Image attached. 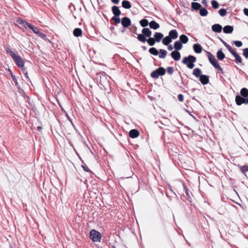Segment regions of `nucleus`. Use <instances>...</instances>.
Masks as SVG:
<instances>
[{"mask_svg":"<svg viewBox=\"0 0 248 248\" xmlns=\"http://www.w3.org/2000/svg\"><path fill=\"white\" fill-rule=\"evenodd\" d=\"M207 54L210 62L212 64L213 66H214L215 68H217V70L222 73L223 69L217 63V62L215 56L209 52H207Z\"/></svg>","mask_w":248,"mask_h":248,"instance_id":"obj_3","label":"nucleus"},{"mask_svg":"<svg viewBox=\"0 0 248 248\" xmlns=\"http://www.w3.org/2000/svg\"><path fill=\"white\" fill-rule=\"evenodd\" d=\"M163 37V35L160 32H155L154 34V39L157 42H159Z\"/></svg>","mask_w":248,"mask_h":248,"instance_id":"obj_16","label":"nucleus"},{"mask_svg":"<svg viewBox=\"0 0 248 248\" xmlns=\"http://www.w3.org/2000/svg\"><path fill=\"white\" fill-rule=\"evenodd\" d=\"M226 47L228 49V50L230 51V52L233 54V52H235L236 51L233 49V48L228 44H225Z\"/></svg>","mask_w":248,"mask_h":248,"instance_id":"obj_38","label":"nucleus"},{"mask_svg":"<svg viewBox=\"0 0 248 248\" xmlns=\"http://www.w3.org/2000/svg\"><path fill=\"white\" fill-rule=\"evenodd\" d=\"M140 24L143 27L147 26L148 24L149 25L148 21L145 19L141 20L140 21Z\"/></svg>","mask_w":248,"mask_h":248,"instance_id":"obj_35","label":"nucleus"},{"mask_svg":"<svg viewBox=\"0 0 248 248\" xmlns=\"http://www.w3.org/2000/svg\"><path fill=\"white\" fill-rule=\"evenodd\" d=\"M224 45L225 46V44H227L226 42H224L223 41H222Z\"/></svg>","mask_w":248,"mask_h":248,"instance_id":"obj_54","label":"nucleus"},{"mask_svg":"<svg viewBox=\"0 0 248 248\" xmlns=\"http://www.w3.org/2000/svg\"><path fill=\"white\" fill-rule=\"evenodd\" d=\"M240 93L242 96L247 97L248 96V90L245 88H243L241 90Z\"/></svg>","mask_w":248,"mask_h":248,"instance_id":"obj_31","label":"nucleus"},{"mask_svg":"<svg viewBox=\"0 0 248 248\" xmlns=\"http://www.w3.org/2000/svg\"><path fill=\"white\" fill-rule=\"evenodd\" d=\"M246 104H248V98L246 99Z\"/></svg>","mask_w":248,"mask_h":248,"instance_id":"obj_53","label":"nucleus"},{"mask_svg":"<svg viewBox=\"0 0 248 248\" xmlns=\"http://www.w3.org/2000/svg\"><path fill=\"white\" fill-rule=\"evenodd\" d=\"M112 20H113L116 24H119L121 22V20L120 19L119 17H118V16H113L112 18Z\"/></svg>","mask_w":248,"mask_h":248,"instance_id":"obj_39","label":"nucleus"},{"mask_svg":"<svg viewBox=\"0 0 248 248\" xmlns=\"http://www.w3.org/2000/svg\"><path fill=\"white\" fill-rule=\"evenodd\" d=\"M233 56L235 58V61L237 63H241L242 62V59L241 57L239 56V55L236 52H233V54H232Z\"/></svg>","mask_w":248,"mask_h":248,"instance_id":"obj_21","label":"nucleus"},{"mask_svg":"<svg viewBox=\"0 0 248 248\" xmlns=\"http://www.w3.org/2000/svg\"><path fill=\"white\" fill-rule=\"evenodd\" d=\"M169 36L171 39H175L178 37V33L176 30H171L169 32Z\"/></svg>","mask_w":248,"mask_h":248,"instance_id":"obj_15","label":"nucleus"},{"mask_svg":"<svg viewBox=\"0 0 248 248\" xmlns=\"http://www.w3.org/2000/svg\"><path fill=\"white\" fill-rule=\"evenodd\" d=\"M149 52L155 56H157L158 54V51L155 47H151L149 50Z\"/></svg>","mask_w":248,"mask_h":248,"instance_id":"obj_33","label":"nucleus"},{"mask_svg":"<svg viewBox=\"0 0 248 248\" xmlns=\"http://www.w3.org/2000/svg\"><path fill=\"white\" fill-rule=\"evenodd\" d=\"M122 5L125 9H130L131 7L130 3L127 0H123L122 2Z\"/></svg>","mask_w":248,"mask_h":248,"instance_id":"obj_22","label":"nucleus"},{"mask_svg":"<svg viewBox=\"0 0 248 248\" xmlns=\"http://www.w3.org/2000/svg\"><path fill=\"white\" fill-rule=\"evenodd\" d=\"M246 100L239 95L235 97V102L237 105L240 106L243 103L246 104Z\"/></svg>","mask_w":248,"mask_h":248,"instance_id":"obj_9","label":"nucleus"},{"mask_svg":"<svg viewBox=\"0 0 248 248\" xmlns=\"http://www.w3.org/2000/svg\"><path fill=\"white\" fill-rule=\"evenodd\" d=\"M233 44L237 46V47H241L242 46V42L240 41H234Z\"/></svg>","mask_w":248,"mask_h":248,"instance_id":"obj_40","label":"nucleus"},{"mask_svg":"<svg viewBox=\"0 0 248 248\" xmlns=\"http://www.w3.org/2000/svg\"><path fill=\"white\" fill-rule=\"evenodd\" d=\"M171 39L169 36H167L163 38L162 40V43L164 45L168 46L171 42Z\"/></svg>","mask_w":248,"mask_h":248,"instance_id":"obj_23","label":"nucleus"},{"mask_svg":"<svg viewBox=\"0 0 248 248\" xmlns=\"http://www.w3.org/2000/svg\"><path fill=\"white\" fill-rule=\"evenodd\" d=\"M244 13L245 15L248 16V8H244Z\"/></svg>","mask_w":248,"mask_h":248,"instance_id":"obj_48","label":"nucleus"},{"mask_svg":"<svg viewBox=\"0 0 248 248\" xmlns=\"http://www.w3.org/2000/svg\"><path fill=\"white\" fill-rule=\"evenodd\" d=\"M193 49L195 53H201L202 50V47L199 44H195L193 45Z\"/></svg>","mask_w":248,"mask_h":248,"instance_id":"obj_14","label":"nucleus"},{"mask_svg":"<svg viewBox=\"0 0 248 248\" xmlns=\"http://www.w3.org/2000/svg\"><path fill=\"white\" fill-rule=\"evenodd\" d=\"M121 23L123 27L126 28L131 25V20L128 17H124L122 18Z\"/></svg>","mask_w":248,"mask_h":248,"instance_id":"obj_7","label":"nucleus"},{"mask_svg":"<svg viewBox=\"0 0 248 248\" xmlns=\"http://www.w3.org/2000/svg\"><path fill=\"white\" fill-rule=\"evenodd\" d=\"M179 38L181 42L184 44L186 43L188 41V37L184 34L180 35Z\"/></svg>","mask_w":248,"mask_h":248,"instance_id":"obj_28","label":"nucleus"},{"mask_svg":"<svg viewBox=\"0 0 248 248\" xmlns=\"http://www.w3.org/2000/svg\"><path fill=\"white\" fill-rule=\"evenodd\" d=\"M217 56L219 60H222L225 58V54L223 53L221 50H219L217 52Z\"/></svg>","mask_w":248,"mask_h":248,"instance_id":"obj_27","label":"nucleus"},{"mask_svg":"<svg viewBox=\"0 0 248 248\" xmlns=\"http://www.w3.org/2000/svg\"><path fill=\"white\" fill-rule=\"evenodd\" d=\"M7 52L13 58L17 65L19 67L22 68L23 72L25 74L26 78H29L27 71L23 68L24 65V62L23 60L21 58L20 56L16 54L14 51L11 50H7Z\"/></svg>","mask_w":248,"mask_h":248,"instance_id":"obj_1","label":"nucleus"},{"mask_svg":"<svg viewBox=\"0 0 248 248\" xmlns=\"http://www.w3.org/2000/svg\"><path fill=\"white\" fill-rule=\"evenodd\" d=\"M16 22L18 23V24H22V23H24V20H23L21 18H17L16 20Z\"/></svg>","mask_w":248,"mask_h":248,"instance_id":"obj_46","label":"nucleus"},{"mask_svg":"<svg viewBox=\"0 0 248 248\" xmlns=\"http://www.w3.org/2000/svg\"><path fill=\"white\" fill-rule=\"evenodd\" d=\"M222 29V26L218 24H214L212 27L213 31L215 32H220L221 31Z\"/></svg>","mask_w":248,"mask_h":248,"instance_id":"obj_11","label":"nucleus"},{"mask_svg":"<svg viewBox=\"0 0 248 248\" xmlns=\"http://www.w3.org/2000/svg\"><path fill=\"white\" fill-rule=\"evenodd\" d=\"M202 73V71L199 68H195L193 70V74L195 75L196 77H200L201 74Z\"/></svg>","mask_w":248,"mask_h":248,"instance_id":"obj_30","label":"nucleus"},{"mask_svg":"<svg viewBox=\"0 0 248 248\" xmlns=\"http://www.w3.org/2000/svg\"><path fill=\"white\" fill-rule=\"evenodd\" d=\"M82 167L83 168V170L85 171H87V172L90 171V170H89V168H88L87 166L82 165Z\"/></svg>","mask_w":248,"mask_h":248,"instance_id":"obj_47","label":"nucleus"},{"mask_svg":"<svg viewBox=\"0 0 248 248\" xmlns=\"http://www.w3.org/2000/svg\"><path fill=\"white\" fill-rule=\"evenodd\" d=\"M202 3L203 4H204L205 6H208L207 2L206 0H202Z\"/></svg>","mask_w":248,"mask_h":248,"instance_id":"obj_49","label":"nucleus"},{"mask_svg":"<svg viewBox=\"0 0 248 248\" xmlns=\"http://www.w3.org/2000/svg\"><path fill=\"white\" fill-rule=\"evenodd\" d=\"M120 0H111V2L114 4H118Z\"/></svg>","mask_w":248,"mask_h":248,"instance_id":"obj_50","label":"nucleus"},{"mask_svg":"<svg viewBox=\"0 0 248 248\" xmlns=\"http://www.w3.org/2000/svg\"><path fill=\"white\" fill-rule=\"evenodd\" d=\"M191 6L192 8L195 10L200 9L202 7L200 3L196 2H192Z\"/></svg>","mask_w":248,"mask_h":248,"instance_id":"obj_25","label":"nucleus"},{"mask_svg":"<svg viewBox=\"0 0 248 248\" xmlns=\"http://www.w3.org/2000/svg\"><path fill=\"white\" fill-rule=\"evenodd\" d=\"M200 81L202 84L206 85L209 82L208 77L206 75H201L200 77Z\"/></svg>","mask_w":248,"mask_h":248,"instance_id":"obj_10","label":"nucleus"},{"mask_svg":"<svg viewBox=\"0 0 248 248\" xmlns=\"http://www.w3.org/2000/svg\"><path fill=\"white\" fill-rule=\"evenodd\" d=\"M208 13L207 10L204 8H202L200 9V15L201 16H206L208 15Z\"/></svg>","mask_w":248,"mask_h":248,"instance_id":"obj_32","label":"nucleus"},{"mask_svg":"<svg viewBox=\"0 0 248 248\" xmlns=\"http://www.w3.org/2000/svg\"><path fill=\"white\" fill-rule=\"evenodd\" d=\"M233 28L232 26L227 25L223 28V32L225 33H231L233 31Z\"/></svg>","mask_w":248,"mask_h":248,"instance_id":"obj_17","label":"nucleus"},{"mask_svg":"<svg viewBox=\"0 0 248 248\" xmlns=\"http://www.w3.org/2000/svg\"><path fill=\"white\" fill-rule=\"evenodd\" d=\"M243 55L246 59L248 58V48L243 49Z\"/></svg>","mask_w":248,"mask_h":248,"instance_id":"obj_41","label":"nucleus"},{"mask_svg":"<svg viewBox=\"0 0 248 248\" xmlns=\"http://www.w3.org/2000/svg\"><path fill=\"white\" fill-rule=\"evenodd\" d=\"M129 135L131 138H136L139 136V132L136 129H132L130 131Z\"/></svg>","mask_w":248,"mask_h":248,"instance_id":"obj_12","label":"nucleus"},{"mask_svg":"<svg viewBox=\"0 0 248 248\" xmlns=\"http://www.w3.org/2000/svg\"><path fill=\"white\" fill-rule=\"evenodd\" d=\"M167 72L170 74H172L173 72V69L171 67H169L167 68Z\"/></svg>","mask_w":248,"mask_h":248,"instance_id":"obj_43","label":"nucleus"},{"mask_svg":"<svg viewBox=\"0 0 248 248\" xmlns=\"http://www.w3.org/2000/svg\"><path fill=\"white\" fill-rule=\"evenodd\" d=\"M137 39L138 40L143 43L146 42L147 40L146 36L142 33V34H138Z\"/></svg>","mask_w":248,"mask_h":248,"instance_id":"obj_24","label":"nucleus"},{"mask_svg":"<svg viewBox=\"0 0 248 248\" xmlns=\"http://www.w3.org/2000/svg\"><path fill=\"white\" fill-rule=\"evenodd\" d=\"M150 28L156 30L159 28V25L155 21H152L149 23Z\"/></svg>","mask_w":248,"mask_h":248,"instance_id":"obj_20","label":"nucleus"},{"mask_svg":"<svg viewBox=\"0 0 248 248\" xmlns=\"http://www.w3.org/2000/svg\"><path fill=\"white\" fill-rule=\"evenodd\" d=\"M168 49L170 51L172 50L173 49V47H172V45H169L168 46Z\"/></svg>","mask_w":248,"mask_h":248,"instance_id":"obj_51","label":"nucleus"},{"mask_svg":"<svg viewBox=\"0 0 248 248\" xmlns=\"http://www.w3.org/2000/svg\"><path fill=\"white\" fill-rule=\"evenodd\" d=\"M21 25L24 27H26V26L29 27L30 24L29 23H28V22H27L26 21L24 20V23H22V24H21Z\"/></svg>","mask_w":248,"mask_h":248,"instance_id":"obj_44","label":"nucleus"},{"mask_svg":"<svg viewBox=\"0 0 248 248\" xmlns=\"http://www.w3.org/2000/svg\"><path fill=\"white\" fill-rule=\"evenodd\" d=\"M37 129H38L39 130H41V127H40V126H38V127H37Z\"/></svg>","mask_w":248,"mask_h":248,"instance_id":"obj_52","label":"nucleus"},{"mask_svg":"<svg viewBox=\"0 0 248 248\" xmlns=\"http://www.w3.org/2000/svg\"><path fill=\"white\" fill-rule=\"evenodd\" d=\"M219 14L221 16H224L226 15L227 12L225 9H221L218 11Z\"/></svg>","mask_w":248,"mask_h":248,"instance_id":"obj_37","label":"nucleus"},{"mask_svg":"<svg viewBox=\"0 0 248 248\" xmlns=\"http://www.w3.org/2000/svg\"><path fill=\"white\" fill-rule=\"evenodd\" d=\"M29 28L31 30L33 31V32L34 33H35L36 34H37L38 36H39V37H41L42 38H43V39L46 38V34H44L42 32H41L39 31V29L38 28H37L36 27H34V26H32L31 24H30V25L29 26Z\"/></svg>","mask_w":248,"mask_h":248,"instance_id":"obj_6","label":"nucleus"},{"mask_svg":"<svg viewBox=\"0 0 248 248\" xmlns=\"http://www.w3.org/2000/svg\"><path fill=\"white\" fill-rule=\"evenodd\" d=\"M196 58L195 57L189 55L187 57L183 58L182 62L187 65V67L189 69H192L194 67L195 65L194 63L196 62Z\"/></svg>","mask_w":248,"mask_h":248,"instance_id":"obj_2","label":"nucleus"},{"mask_svg":"<svg viewBox=\"0 0 248 248\" xmlns=\"http://www.w3.org/2000/svg\"><path fill=\"white\" fill-rule=\"evenodd\" d=\"M143 47V48L144 49H146V47H145V46H143V47Z\"/></svg>","mask_w":248,"mask_h":248,"instance_id":"obj_55","label":"nucleus"},{"mask_svg":"<svg viewBox=\"0 0 248 248\" xmlns=\"http://www.w3.org/2000/svg\"><path fill=\"white\" fill-rule=\"evenodd\" d=\"M146 42L150 46H153L155 44L156 41L154 38L150 37L148 39H147Z\"/></svg>","mask_w":248,"mask_h":248,"instance_id":"obj_34","label":"nucleus"},{"mask_svg":"<svg viewBox=\"0 0 248 248\" xmlns=\"http://www.w3.org/2000/svg\"><path fill=\"white\" fill-rule=\"evenodd\" d=\"M160 54L159 55V58H165L167 54V52L166 50L164 49H160L159 50Z\"/></svg>","mask_w":248,"mask_h":248,"instance_id":"obj_29","label":"nucleus"},{"mask_svg":"<svg viewBox=\"0 0 248 248\" xmlns=\"http://www.w3.org/2000/svg\"><path fill=\"white\" fill-rule=\"evenodd\" d=\"M74 35L76 37H78L82 34V30L79 28H76L73 31Z\"/></svg>","mask_w":248,"mask_h":248,"instance_id":"obj_26","label":"nucleus"},{"mask_svg":"<svg viewBox=\"0 0 248 248\" xmlns=\"http://www.w3.org/2000/svg\"><path fill=\"white\" fill-rule=\"evenodd\" d=\"M171 56L172 58L176 61L180 60L181 58V54L178 51L175 50L171 53Z\"/></svg>","mask_w":248,"mask_h":248,"instance_id":"obj_8","label":"nucleus"},{"mask_svg":"<svg viewBox=\"0 0 248 248\" xmlns=\"http://www.w3.org/2000/svg\"><path fill=\"white\" fill-rule=\"evenodd\" d=\"M101 234L98 231L92 230L90 233V237L93 242H100Z\"/></svg>","mask_w":248,"mask_h":248,"instance_id":"obj_4","label":"nucleus"},{"mask_svg":"<svg viewBox=\"0 0 248 248\" xmlns=\"http://www.w3.org/2000/svg\"><path fill=\"white\" fill-rule=\"evenodd\" d=\"M211 4L213 7L215 9H217L219 7L218 3L215 0H212L211 1Z\"/></svg>","mask_w":248,"mask_h":248,"instance_id":"obj_36","label":"nucleus"},{"mask_svg":"<svg viewBox=\"0 0 248 248\" xmlns=\"http://www.w3.org/2000/svg\"><path fill=\"white\" fill-rule=\"evenodd\" d=\"M178 99L180 102L183 101V100H184V96H183V95L182 94H179L178 95Z\"/></svg>","mask_w":248,"mask_h":248,"instance_id":"obj_45","label":"nucleus"},{"mask_svg":"<svg viewBox=\"0 0 248 248\" xmlns=\"http://www.w3.org/2000/svg\"><path fill=\"white\" fill-rule=\"evenodd\" d=\"M166 70L164 68L160 67L152 72L151 76L155 79L157 78L160 76H163L165 74Z\"/></svg>","mask_w":248,"mask_h":248,"instance_id":"obj_5","label":"nucleus"},{"mask_svg":"<svg viewBox=\"0 0 248 248\" xmlns=\"http://www.w3.org/2000/svg\"><path fill=\"white\" fill-rule=\"evenodd\" d=\"M241 170L244 173H246L248 171V166H243L241 167Z\"/></svg>","mask_w":248,"mask_h":248,"instance_id":"obj_42","label":"nucleus"},{"mask_svg":"<svg viewBox=\"0 0 248 248\" xmlns=\"http://www.w3.org/2000/svg\"><path fill=\"white\" fill-rule=\"evenodd\" d=\"M112 12L115 16H119L121 14V11L117 6H112Z\"/></svg>","mask_w":248,"mask_h":248,"instance_id":"obj_13","label":"nucleus"},{"mask_svg":"<svg viewBox=\"0 0 248 248\" xmlns=\"http://www.w3.org/2000/svg\"><path fill=\"white\" fill-rule=\"evenodd\" d=\"M141 32L147 37H150L152 35V32L149 28L143 29Z\"/></svg>","mask_w":248,"mask_h":248,"instance_id":"obj_18","label":"nucleus"},{"mask_svg":"<svg viewBox=\"0 0 248 248\" xmlns=\"http://www.w3.org/2000/svg\"><path fill=\"white\" fill-rule=\"evenodd\" d=\"M182 47V43L179 41H176L174 44V48L176 51L181 49Z\"/></svg>","mask_w":248,"mask_h":248,"instance_id":"obj_19","label":"nucleus"}]
</instances>
